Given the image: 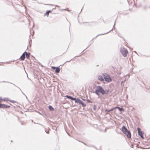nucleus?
<instances>
[{
    "label": "nucleus",
    "instance_id": "f257e3e1",
    "mask_svg": "<svg viewBox=\"0 0 150 150\" xmlns=\"http://www.w3.org/2000/svg\"><path fill=\"white\" fill-rule=\"evenodd\" d=\"M96 87V89L95 91V93L98 96H99L100 92L103 95H104L105 94L104 90L101 86H97Z\"/></svg>",
    "mask_w": 150,
    "mask_h": 150
},
{
    "label": "nucleus",
    "instance_id": "dca6fc26",
    "mask_svg": "<svg viewBox=\"0 0 150 150\" xmlns=\"http://www.w3.org/2000/svg\"><path fill=\"white\" fill-rule=\"evenodd\" d=\"M4 108L3 104H0V108Z\"/></svg>",
    "mask_w": 150,
    "mask_h": 150
},
{
    "label": "nucleus",
    "instance_id": "0eeeda50",
    "mask_svg": "<svg viewBox=\"0 0 150 150\" xmlns=\"http://www.w3.org/2000/svg\"><path fill=\"white\" fill-rule=\"evenodd\" d=\"M65 97H66L67 98L70 99L72 100H75V98H73V97H72L71 96H70L67 95L65 96Z\"/></svg>",
    "mask_w": 150,
    "mask_h": 150
},
{
    "label": "nucleus",
    "instance_id": "bb28decb",
    "mask_svg": "<svg viewBox=\"0 0 150 150\" xmlns=\"http://www.w3.org/2000/svg\"><path fill=\"white\" fill-rule=\"evenodd\" d=\"M82 100H85L84 99H82Z\"/></svg>",
    "mask_w": 150,
    "mask_h": 150
},
{
    "label": "nucleus",
    "instance_id": "7ed1b4c3",
    "mask_svg": "<svg viewBox=\"0 0 150 150\" xmlns=\"http://www.w3.org/2000/svg\"><path fill=\"white\" fill-rule=\"evenodd\" d=\"M120 51L124 57H126L128 54V52L127 49L124 47H121L120 49Z\"/></svg>",
    "mask_w": 150,
    "mask_h": 150
},
{
    "label": "nucleus",
    "instance_id": "393cba45",
    "mask_svg": "<svg viewBox=\"0 0 150 150\" xmlns=\"http://www.w3.org/2000/svg\"><path fill=\"white\" fill-rule=\"evenodd\" d=\"M95 105L94 106V107H93V109L94 110H96V108H95Z\"/></svg>",
    "mask_w": 150,
    "mask_h": 150
},
{
    "label": "nucleus",
    "instance_id": "c85d7f7f",
    "mask_svg": "<svg viewBox=\"0 0 150 150\" xmlns=\"http://www.w3.org/2000/svg\"><path fill=\"white\" fill-rule=\"evenodd\" d=\"M27 77L28 78V75H27Z\"/></svg>",
    "mask_w": 150,
    "mask_h": 150
},
{
    "label": "nucleus",
    "instance_id": "4be33fe9",
    "mask_svg": "<svg viewBox=\"0 0 150 150\" xmlns=\"http://www.w3.org/2000/svg\"><path fill=\"white\" fill-rule=\"evenodd\" d=\"M87 102H89V103H91V101L90 100H87Z\"/></svg>",
    "mask_w": 150,
    "mask_h": 150
},
{
    "label": "nucleus",
    "instance_id": "423d86ee",
    "mask_svg": "<svg viewBox=\"0 0 150 150\" xmlns=\"http://www.w3.org/2000/svg\"><path fill=\"white\" fill-rule=\"evenodd\" d=\"M25 58V53H24L20 57V59L22 60H24Z\"/></svg>",
    "mask_w": 150,
    "mask_h": 150
},
{
    "label": "nucleus",
    "instance_id": "2eb2a0df",
    "mask_svg": "<svg viewBox=\"0 0 150 150\" xmlns=\"http://www.w3.org/2000/svg\"><path fill=\"white\" fill-rule=\"evenodd\" d=\"M116 108H117L119 109V110H120V111H121L122 110H123V109L122 108H121L119 107H116Z\"/></svg>",
    "mask_w": 150,
    "mask_h": 150
},
{
    "label": "nucleus",
    "instance_id": "412c9836",
    "mask_svg": "<svg viewBox=\"0 0 150 150\" xmlns=\"http://www.w3.org/2000/svg\"><path fill=\"white\" fill-rule=\"evenodd\" d=\"M3 100V99H1V97H0V102L1 101Z\"/></svg>",
    "mask_w": 150,
    "mask_h": 150
},
{
    "label": "nucleus",
    "instance_id": "a878e982",
    "mask_svg": "<svg viewBox=\"0 0 150 150\" xmlns=\"http://www.w3.org/2000/svg\"><path fill=\"white\" fill-rule=\"evenodd\" d=\"M123 81H122V82H121V85H122V83H123Z\"/></svg>",
    "mask_w": 150,
    "mask_h": 150
},
{
    "label": "nucleus",
    "instance_id": "1a4fd4ad",
    "mask_svg": "<svg viewBox=\"0 0 150 150\" xmlns=\"http://www.w3.org/2000/svg\"><path fill=\"white\" fill-rule=\"evenodd\" d=\"M98 79L99 80L103 81L104 80L103 77L102 76H99L98 77Z\"/></svg>",
    "mask_w": 150,
    "mask_h": 150
},
{
    "label": "nucleus",
    "instance_id": "c756f323",
    "mask_svg": "<svg viewBox=\"0 0 150 150\" xmlns=\"http://www.w3.org/2000/svg\"><path fill=\"white\" fill-rule=\"evenodd\" d=\"M22 93H23H23V92L22 91Z\"/></svg>",
    "mask_w": 150,
    "mask_h": 150
},
{
    "label": "nucleus",
    "instance_id": "2f4dec72",
    "mask_svg": "<svg viewBox=\"0 0 150 150\" xmlns=\"http://www.w3.org/2000/svg\"><path fill=\"white\" fill-rule=\"evenodd\" d=\"M19 89H20V90H21V89H20V88H19Z\"/></svg>",
    "mask_w": 150,
    "mask_h": 150
},
{
    "label": "nucleus",
    "instance_id": "cd10ccee",
    "mask_svg": "<svg viewBox=\"0 0 150 150\" xmlns=\"http://www.w3.org/2000/svg\"><path fill=\"white\" fill-rule=\"evenodd\" d=\"M121 74V72H119V73L118 74Z\"/></svg>",
    "mask_w": 150,
    "mask_h": 150
},
{
    "label": "nucleus",
    "instance_id": "ddd939ff",
    "mask_svg": "<svg viewBox=\"0 0 150 150\" xmlns=\"http://www.w3.org/2000/svg\"><path fill=\"white\" fill-rule=\"evenodd\" d=\"M49 108L50 110H54V108L51 105H49Z\"/></svg>",
    "mask_w": 150,
    "mask_h": 150
},
{
    "label": "nucleus",
    "instance_id": "f3484780",
    "mask_svg": "<svg viewBox=\"0 0 150 150\" xmlns=\"http://www.w3.org/2000/svg\"><path fill=\"white\" fill-rule=\"evenodd\" d=\"M3 100H5V101L9 100L8 99V98H5L4 99H3Z\"/></svg>",
    "mask_w": 150,
    "mask_h": 150
},
{
    "label": "nucleus",
    "instance_id": "20e7f679",
    "mask_svg": "<svg viewBox=\"0 0 150 150\" xmlns=\"http://www.w3.org/2000/svg\"><path fill=\"white\" fill-rule=\"evenodd\" d=\"M104 78L106 81L108 82H110L112 81V79L109 76H103Z\"/></svg>",
    "mask_w": 150,
    "mask_h": 150
},
{
    "label": "nucleus",
    "instance_id": "f03ea898",
    "mask_svg": "<svg viewBox=\"0 0 150 150\" xmlns=\"http://www.w3.org/2000/svg\"><path fill=\"white\" fill-rule=\"evenodd\" d=\"M123 132L125 134L128 138H131V134L129 131H128L125 126H123L122 128Z\"/></svg>",
    "mask_w": 150,
    "mask_h": 150
},
{
    "label": "nucleus",
    "instance_id": "473e14b6",
    "mask_svg": "<svg viewBox=\"0 0 150 150\" xmlns=\"http://www.w3.org/2000/svg\"><path fill=\"white\" fill-rule=\"evenodd\" d=\"M19 89H20V90H21V89H20V88H19Z\"/></svg>",
    "mask_w": 150,
    "mask_h": 150
},
{
    "label": "nucleus",
    "instance_id": "4468645a",
    "mask_svg": "<svg viewBox=\"0 0 150 150\" xmlns=\"http://www.w3.org/2000/svg\"><path fill=\"white\" fill-rule=\"evenodd\" d=\"M80 100H79V99H76V98H75V100H75V103H79Z\"/></svg>",
    "mask_w": 150,
    "mask_h": 150
},
{
    "label": "nucleus",
    "instance_id": "5701e85b",
    "mask_svg": "<svg viewBox=\"0 0 150 150\" xmlns=\"http://www.w3.org/2000/svg\"><path fill=\"white\" fill-rule=\"evenodd\" d=\"M113 110V109H112L110 110H109L108 111V112H110V111H112V110Z\"/></svg>",
    "mask_w": 150,
    "mask_h": 150
},
{
    "label": "nucleus",
    "instance_id": "9d476101",
    "mask_svg": "<svg viewBox=\"0 0 150 150\" xmlns=\"http://www.w3.org/2000/svg\"><path fill=\"white\" fill-rule=\"evenodd\" d=\"M25 55L26 56V57L28 59L29 57V55H30V53H28L27 52H25Z\"/></svg>",
    "mask_w": 150,
    "mask_h": 150
},
{
    "label": "nucleus",
    "instance_id": "9b49d317",
    "mask_svg": "<svg viewBox=\"0 0 150 150\" xmlns=\"http://www.w3.org/2000/svg\"><path fill=\"white\" fill-rule=\"evenodd\" d=\"M60 71V68L59 67H57L56 68L55 72L56 73H59Z\"/></svg>",
    "mask_w": 150,
    "mask_h": 150
},
{
    "label": "nucleus",
    "instance_id": "6ab92c4d",
    "mask_svg": "<svg viewBox=\"0 0 150 150\" xmlns=\"http://www.w3.org/2000/svg\"><path fill=\"white\" fill-rule=\"evenodd\" d=\"M9 101L10 102H11V103H14V101H13V100H9Z\"/></svg>",
    "mask_w": 150,
    "mask_h": 150
},
{
    "label": "nucleus",
    "instance_id": "7c9ffc66",
    "mask_svg": "<svg viewBox=\"0 0 150 150\" xmlns=\"http://www.w3.org/2000/svg\"><path fill=\"white\" fill-rule=\"evenodd\" d=\"M69 61H67V62H69Z\"/></svg>",
    "mask_w": 150,
    "mask_h": 150
},
{
    "label": "nucleus",
    "instance_id": "6e6552de",
    "mask_svg": "<svg viewBox=\"0 0 150 150\" xmlns=\"http://www.w3.org/2000/svg\"><path fill=\"white\" fill-rule=\"evenodd\" d=\"M79 104H81L82 105V106L83 107H85L86 106V104L84 103L81 100H80Z\"/></svg>",
    "mask_w": 150,
    "mask_h": 150
},
{
    "label": "nucleus",
    "instance_id": "a211bd4d",
    "mask_svg": "<svg viewBox=\"0 0 150 150\" xmlns=\"http://www.w3.org/2000/svg\"><path fill=\"white\" fill-rule=\"evenodd\" d=\"M56 68H57V67H52V68L53 69H56Z\"/></svg>",
    "mask_w": 150,
    "mask_h": 150
},
{
    "label": "nucleus",
    "instance_id": "39448f33",
    "mask_svg": "<svg viewBox=\"0 0 150 150\" xmlns=\"http://www.w3.org/2000/svg\"><path fill=\"white\" fill-rule=\"evenodd\" d=\"M137 130L138 131V134L142 138H143V136L142 134V132L141 130V129L139 128H137Z\"/></svg>",
    "mask_w": 150,
    "mask_h": 150
},
{
    "label": "nucleus",
    "instance_id": "aec40b11",
    "mask_svg": "<svg viewBox=\"0 0 150 150\" xmlns=\"http://www.w3.org/2000/svg\"><path fill=\"white\" fill-rule=\"evenodd\" d=\"M50 11H47V13H46V14H47V15H48L49 13H50Z\"/></svg>",
    "mask_w": 150,
    "mask_h": 150
},
{
    "label": "nucleus",
    "instance_id": "b1692460",
    "mask_svg": "<svg viewBox=\"0 0 150 150\" xmlns=\"http://www.w3.org/2000/svg\"><path fill=\"white\" fill-rule=\"evenodd\" d=\"M2 82H7V83H8V82H6V81H2Z\"/></svg>",
    "mask_w": 150,
    "mask_h": 150
},
{
    "label": "nucleus",
    "instance_id": "f8f14e48",
    "mask_svg": "<svg viewBox=\"0 0 150 150\" xmlns=\"http://www.w3.org/2000/svg\"><path fill=\"white\" fill-rule=\"evenodd\" d=\"M4 108H10V106L8 105H7L5 104H3Z\"/></svg>",
    "mask_w": 150,
    "mask_h": 150
}]
</instances>
